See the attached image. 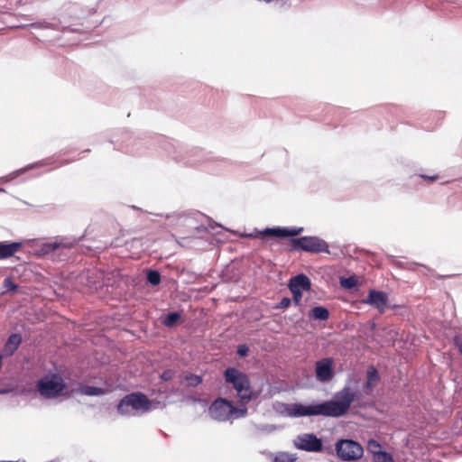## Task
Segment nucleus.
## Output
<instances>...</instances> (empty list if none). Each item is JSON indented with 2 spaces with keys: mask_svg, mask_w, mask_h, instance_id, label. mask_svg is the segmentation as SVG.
Listing matches in <instances>:
<instances>
[{
  "mask_svg": "<svg viewBox=\"0 0 462 462\" xmlns=\"http://www.w3.org/2000/svg\"><path fill=\"white\" fill-rule=\"evenodd\" d=\"M356 399V393L350 387H344L335 393L333 400L315 405L300 403H281L278 411L288 417H305L322 415L326 417H341L345 415Z\"/></svg>",
  "mask_w": 462,
  "mask_h": 462,
  "instance_id": "nucleus-1",
  "label": "nucleus"
},
{
  "mask_svg": "<svg viewBox=\"0 0 462 462\" xmlns=\"http://www.w3.org/2000/svg\"><path fill=\"white\" fill-rule=\"evenodd\" d=\"M224 377L227 383L232 384L242 402H248L258 397L259 392L251 388L250 380L245 373L230 367L225 371Z\"/></svg>",
  "mask_w": 462,
  "mask_h": 462,
  "instance_id": "nucleus-2",
  "label": "nucleus"
},
{
  "mask_svg": "<svg viewBox=\"0 0 462 462\" xmlns=\"http://www.w3.org/2000/svg\"><path fill=\"white\" fill-rule=\"evenodd\" d=\"M152 402L142 393L124 397L117 405V411L124 416H137L149 411Z\"/></svg>",
  "mask_w": 462,
  "mask_h": 462,
  "instance_id": "nucleus-3",
  "label": "nucleus"
},
{
  "mask_svg": "<svg viewBox=\"0 0 462 462\" xmlns=\"http://www.w3.org/2000/svg\"><path fill=\"white\" fill-rule=\"evenodd\" d=\"M37 391L44 398H55L67 393V386L58 374H51L41 378L37 383Z\"/></svg>",
  "mask_w": 462,
  "mask_h": 462,
  "instance_id": "nucleus-4",
  "label": "nucleus"
},
{
  "mask_svg": "<svg viewBox=\"0 0 462 462\" xmlns=\"http://www.w3.org/2000/svg\"><path fill=\"white\" fill-rule=\"evenodd\" d=\"M335 450L337 457L345 462L358 461L364 455L363 447L357 441L348 439L337 440Z\"/></svg>",
  "mask_w": 462,
  "mask_h": 462,
  "instance_id": "nucleus-5",
  "label": "nucleus"
},
{
  "mask_svg": "<svg viewBox=\"0 0 462 462\" xmlns=\"http://www.w3.org/2000/svg\"><path fill=\"white\" fill-rule=\"evenodd\" d=\"M236 407L226 399L218 398L209 406L208 413L213 420L226 421L233 419Z\"/></svg>",
  "mask_w": 462,
  "mask_h": 462,
  "instance_id": "nucleus-6",
  "label": "nucleus"
},
{
  "mask_svg": "<svg viewBox=\"0 0 462 462\" xmlns=\"http://www.w3.org/2000/svg\"><path fill=\"white\" fill-rule=\"evenodd\" d=\"M292 244L295 248H300L306 252H328V244L316 236H303L292 239Z\"/></svg>",
  "mask_w": 462,
  "mask_h": 462,
  "instance_id": "nucleus-7",
  "label": "nucleus"
},
{
  "mask_svg": "<svg viewBox=\"0 0 462 462\" xmlns=\"http://www.w3.org/2000/svg\"><path fill=\"white\" fill-rule=\"evenodd\" d=\"M293 443L298 449L308 452H320L323 448L321 439L312 433H304L297 436Z\"/></svg>",
  "mask_w": 462,
  "mask_h": 462,
  "instance_id": "nucleus-8",
  "label": "nucleus"
},
{
  "mask_svg": "<svg viewBox=\"0 0 462 462\" xmlns=\"http://www.w3.org/2000/svg\"><path fill=\"white\" fill-rule=\"evenodd\" d=\"M334 360L331 357L322 358L315 364L316 378L319 382H328L333 376Z\"/></svg>",
  "mask_w": 462,
  "mask_h": 462,
  "instance_id": "nucleus-9",
  "label": "nucleus"
},
{
  "mask_svg": "<svg viewBox=\"0 0 462 462\" xmlns=\"http://www.w3.org/2000/svg\"><path fill=\"white\" fill-rule=\"evenodd\" d=\"M363 303L375 308L380 313H383L388 307V296L381 291L370 290L367 298Z\"/></svg>",
  "mask_w": 462,
  "mask_h": 462,
  "instance_id": "nucleus-10",
  "label": "nucleus"
},
{
  "mask_svg": "<svg viewBox=\"0 0 462 462\" xmlns=\"http://www.w3.org/2000/svg\"><path fill=\"white\" fill-rule=\"evenodd\" d=\"M310 280L304 274H298L292 277L289 282L290 290H298L300 291L310 290Z\"/></svg>",
  "mask_w": 462,
  "mask_h": 462,
  "instance_id": "nucleus-11",
  "label": "nucleus"
},
{
  "mask_svg": "<svg viewBox=\"0 0 462 462\" xmlns=\"http://www.w3.org/2000/svg\"><path fill=\"white\" fill-rule=\"evenodd\" d=\"M302 231V228H266L263 231L264 236H273L277 237L295 236Z\"/></svg>",
  "mask_w": 462,
  "mask_h": 462,
  "instance_id": "nucleus-12",
  "label": "nucleus"
},
{
  "mask_svg": "<svg viewBox=\"0 0 462 462\" xmlns=\"http://www.w3.org/2000/svg\"><path fill=\"white\" fill-rule=\"evenodd\" d=\"M21 247L18 242L0 243V260L13 256Z\"/></svg>",
  "mask_w": 462,
  "mask_h": 462,
  "instance_id": "nucleus-13",
  "label": "nucleus"
},
{
  "mask_svg": "<svg viewBox=\"0 0 462 462\" xmlns=\"http://www.w3.org/2000/svg\"><path fill=\"white\" fill-rule=\"evenodd\" d=\"M22 342V337L19 334H12L5 346H4V354L7 356H12L16 349L19 347L20 344Z\"/></svg>",
  "mask_w": 462,
  "mask_h": 462,
  "instance_id": "nucleus-14",
  "label": "nucleus"
},
{
  "mask_svg": "<svg viewBox=\"0 0 462 462\" xmlns=\"http://www.w3.org/2000/svg\"><path fill=\"white\" fill-rule=\"evenodd\" d=\"M73 246L72 243H65L63 241H54L50 243H45L42 245L41 253L42 254H47L50 253L54 252L58 248L65 247V248H70Z\"/></svg>",
  "mask_w": 462,
  "mask_h": 462,
  "instance_id": "nucleus-15",
  "label": "nucleus"
},
{
  "mask_svg": "<svg viewBox=\"0 0 462 462\" xmlns=\"http://www.w3.org/2000/svg\"><path fill=\"white\" fill-rule=\"evenodd\" d=\"M310 317L316 320H327L329 317V312L325 307H314L310 311Z\"/></svg>",
  "mask_w": 462,
  "mask_h": 462,
  "instance_id": "nucleus-16",
  "label": "nucleus"
},
{
  "mask_svg": "<svg viewBox=\"0 0 462 462\" xmlns=\"http://www.w3.org/2000/svg\"><path fill=\"white\" fill-rule=\"evenodd\" d=\"M367 451L373 455V457L383 452L381 444L375 439H369L366 446Z\"/></svg>",
  "mask_w": 462,
  "mask_h": 462,
  "instance_id": "nucleus-17",
  "label": "nucleus"
},
{
  "mask_svg": "<svg viewBox=\"0 0 462 462\" xmlns=\"http://www.w3.org/2000/svg\"><path fill=\"white\" fill-rule=\"evenodd\" d=\"M81 393L88 396H95L102 395L106 393V391L99 387L85 386L82 388Z\"/></svg>",
  "mask_w": 462,
  "mask_h": 462,
  "instance_id": "nucleus-18",
  "label": "nucleus"
},
{
  "mask_svg": "<svg viewBox=\"0 0 462 462\" xmlns=\"http://www.w3.org/2000/svg\"><path fill=\"white\" fill-rule=\"evenodd\" d=\"M180 319V315L177 312H172L168 314L163 319V324L167 327H173L177 324L179 319Z\"/></svg>",
  "mask_w": 462,
  "mask_h": 462,
  "instance_id": "nucleus-19",
  "label": "nucleus"
},
{
  "mask_svg": "<svg viewBox=\"0 0 462 462\" xmlns=\"http://www.w3.org/2000/svg\"><path fill=\"white\" fill-rule=\"evenodd\" d=\"M296 457L289 453H279L273 459V462H294Z\"/></svg>",
  "mask_w": 462,
  "mask_h": 462,
  "instance_id": "nucleus-20",
  "label": "nucleus"
},
{
  "mask_svg": "<svg viewBox=\"0 0 462 462\" xmlns=\"http://www.w3.org/2000/svg\"><path fill=\"white\" fill-rule=\"evenodd\" d=\"M340 284L345 289H352L356 286L357 280L354 276H351L348 278H343L340 280Z\"/></svg>",
  "mask_w": 462,
  "mask_h": 462,
  "instance_id": "nucleus-21",
  "label": "nucleus"
},
{
  "mask_svg": "<svg viewBox=\"0 0 462 462\" xmlns=\"http://www.w3.org/2000/svg\"><path fill=\"white\" fill-rule=\"evenodd\" d=\"M379 376L375 369L371 368L368 371L367 387H373L378 381Z\"/></svg>",
  "mask_w": 462,
  "mask_h": 462,
  "instance_id": "nucleus-22",
  "label": "nucleus"
},
{
  "mask_svg": "<svg viewBox=\"0 0 462 462\" xmlns=\"http://www.w3.org/2000/svg\"><path fill=\"white\" fill-rule=\"evenodd\" d=\"M374 462H394L393 457L391 454L383 451L376 457H373Z\"/></svg>",
  "mask_w": 462,
  "mask_h": 462,
  "instance_id": "nucleus-23",
  "label": "nucleus"
},
{
  "mask_svg": "<svg viewBox=\"0 0 462 462\" xmlns=\"http://www.w3.org/2000/svg\"><path fill=\"white\" fill-rule=\"evenodd\" d=\"M147 281L152 285H158L161 282V275L157 271H149Z\"/></svg>",
  "mask_w": 462,
  "mask_h": 462,
  "instance_id": "nucleus-24",
  "label": "nucleus"
},
{
  "mask_svg": "<svg viewBox=\"0 0 462 462\" xmlns=\"http://www.w3.org/2000/svg\"><path fill=\"white\" fill-rule=\"evenodd\" d=\"M185 380L189 386H197L202 382V379L200 376L196 375V374H191L186 375Z\"/></svg>",
  "mask_w": 462,
  "mask_h": 462,
  "instance_id": "nucleus-25",
  "label": "nucleus"
},
{
  "mask_svg": "<svg viewBox=\"0 0 462 462\" xmlns=\"http://www.w3.org/2000/svg\"><path fill=\"white\" fill-rule=\"evenodd\" d=\"M175 374V372L173 370H166L164 371L162 375H161V378L163 380V381H170L173 378Z\"/></svg>",
  "mask_w": 462,
  "mask_h": 462,
  "instance_id": "nucleus-26",
  "label": "nucleus"
},
{
  "mask_svg": "<svg viewBox=\"0 0 462 462\" xmlns=\"http://www.w3.org/2000/svg\"><path fill=\"white\" fill-rule=\"evenodd\" d=\"M247 413V409L245 407L244 408H236V411H234L233 418H241L245 417Z\"/></svg>",
  "mask_w": 462,
  "mask_h": 462,
  "instance_id": "nucleus-27",
  "label": "nucleus"
},
{
  "mask_svg": "<svg viewBox=\"0 0 462 462\" xmlns=\"http://www.w3.org/2000/svg\"><path fill=\"white\" fill-rule=\"evenodd\" d=\"M290 291L293 295V301L295 302L296 305H298L301 300L302 291H300L298 290H290Z\"/></svg>",
  "mask_w": 462,
  "mask_h": 462,
  "instance_id": "nucleus-28",
  "label": "nucleus"
},
{
  "mask_svg": "<svg viewBox=\"0 0 462 462\" xmlns=\"http://www.w3.org/2000/svg\"><path fill=\"white\" fill-rule=\"evenodd\" d=\"M4 287L8 291H14L17 286L12 282L10 278H6L4 281Z\"/></svg>",
  "mask_w": 462,
  "mask_h": 462,
  "instance_id": "nucleus-29",
  "label": "nucleus"
},
{
  "mask_svg": "<svg viewBox=\"0 0 462 462\" xmlns=\"http://www.w3.org/2000/svg\"><path fill=\"white\" fill-rule=\"evenodd\" d=\"M247 352H248V347L245 345L238 346V347H237V354L240 356H245L247 355Z\"/></svg>",
  "mask_w": 462,
  "mask_h": 462,
  "instance_id": "nucleus-30",
  "label": "nucleus"
},
{
  "mask_svg": "<svg viewBox=\"0 0 462 462\" xmlns=\"http://www.w3.org/2000/svg\"><path fill=\"white\" fill-rule=\"evenodd\" d=\"M291 299L289 298H283L281 302L279 303V308L285 309L288 308L291 304Z\"/></svg>",
  "mask_w": 462,
  "mask_h": 462,
  "instance_id": "nucleus-31",
  "label": "nucleus"
},
{
  "mask_svg": "<svg viewBox=\"0 0 462 462\" xmlns=\"http://www.w3.org/2000/svg\"><path fill=\"white\" fill-rule=\"evenodd\" d=\"M456 344L458 347L459 352L462 354V340L456 338Z\"/></svg>",
  "mask_w": 462,
  "mask_h": 462,
  "instance_id": "nucleus-32",
  "label": "nucleus"
},
{
  "mask_svg": "<svg viewBox=\"0 0 462 462\" xmlns=\"http://www.w3.org/2000/svg\"><path fill=\"white\" fill-rule=\"evenodd\" d=\"M7 392L8 391H6V390H2V391H0V393H7Z\"/></svg>",
  "mask_w": 462,
  "mask_h": 462,
  "instance_id": "nucleus-33",
  "label": "nucleus"
}]
</instances>
